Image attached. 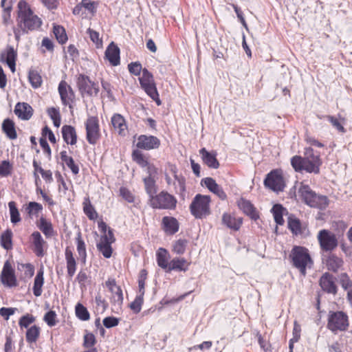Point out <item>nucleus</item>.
I'll list each match as a JSON object with an SVG mask.
<instances>
[{
    "mask_svg": "<svg viewBox=\"0 0 352 352\" xmlns=\"http://www.w3.org/2000/svg\"><path fill=\"white\" fill-rule=\"evenodd\" d=\"M16 26L13 28L15 40L19 42L21 35L38 30L42 25V20L36 15L24 1L18 4Z\"/></svg>",
    "mask_w": 352,
    "mask_h": 352,
    "instance_id": "1",
    "label": "nucleus"
},
{
    "mask_svg": "<svg viewBox=\"0 0 352 352\" xmlns=\"http://www.w3.org/2000/svg\"><path fill=\"white\" fill-rule=\"evenodd\" d=\"M105 57L113 66H117L120 63V49L111 42L105 51Z\"/></svg>",
    "mask_w": 352,
    "mask_h": 352,
    "instance_id": "21",
    "label": "nucleus"
},
{
    "mask_svg": "<svg viewBox=\"0 0 352 352\" xmlns=\"http://www.w3.org/2000/svg\"><path fill=\"white\" fill-rule=\"evenodd\" d=\"M14 111L19 118L23 120H28L33 114V109L26 102H18Z\"/></svg>",
    "mask_w": 352,
    "mask_h": 352,
    "instance_id": "20",
    "label": "nucleus"
},
{
    "mask_svg": "<svg viewBox=\"0 0 352 352\" xmlns=\"http://www.w3.org/2000/svg\"><path fill=\"white\" fill-rule=\"evenodd\" d=\"M100 241L105 243L109 242L111 244L115 241L113 230L110 228H108V232L104 233L101 236Z\"/></svg>",
    "mask_w": 352,
    "mask_h": 352,
    "instance_id": "64",
    "label": "nucleus"
},
{
    "mask_svg": "<svg viewBox=\"0 0 352 352\" xmlns=\"http://www.w3.org/2000/svg\"><path fill=\"white\" fill-rule=\"evenodd\" d=\"M187 244L188 241L186 239H179L173 244V250L177 254H183L186 251Z\"/></svg>",
    "mask_w": 352,
    "mask_h": 352,
    "instance_id": "49",
    "label": "nucleus"
},
{
    "mask_svg": "<svg viewBox=\"0 0 352 352\" xmlns=\"http://www.w3.org/2000/svg\"><path fill=\"white\" fill-rule=\"evenodd\" d=\"M77 87L83 97L85 95L89 96H96L99 92V86L97 83L91 81L89 76L85 74H80L77 78Z\"/></svg>",
    "mask_w": 352,
    "mask_h": 352,
    "instance_id": "10",
    "label": "nucleus"
},
{
    "mask_svg": "<svg viewBox=\"0 0 352 352\" xmlns=\"http://www.w3.org/2000/svg\"><path fill=\"white\" fill-rule=\"evenodd\" d=\"M265 187L274 192L283 191L285 184L280 169H275L270 172L264 180Z\"/></svg>",
    "mask_w": 352,
    "mask_h": 352,
    "instance_id": "9",
    "label": "nucleus"
},
{
    "mask_svg": "<svg viewBox=\"0 0 352 352\" xmlns=\"http://www.w3.org/2000/svg\"><path fill=\"white\" fill-rule=\"evenodd\" d=\"M201 185H204L211 192L216 195L220 199L224 201L227 195L223 188L212 177H206L201 180Z\"/></svg>",
    "mask_w": 352,
    "mask_h": 352,
    "instance_id": "15",
    "label": "nucleus"
},
{
    "mask_svg": "<svg viewBox=\"0 0 352 352\" xmlns=\"http://www.w3.org/2000/svg\"><path fill=\"white\" fill-rule=\"evenodd\" d=\"M8 206L10 209V221L12 223L16 224L21 221V219L20 217L19 212L16 206V204L14 201H10L8 203Z\"/></svg>",
    "mask_w": 352,
    "mask_h": 352,
    "instance_id": "47",
    "label": "nucleus"
},
{
    "mask_svg": "<svg viewBox=\"0 0 352 352\" xmlns=\"http://www.w3.org/2000/svg\"><path fill=\"white\" fill-rule=\"evenodd\" d=\"M210 197L208 195L197 194L190 205L191 214L196 219H202L210 214Z\"/></svg>",
    "mask_w": 352,
    "mask_h": 352,
    "instance_id": "6",
    "label": "nucleus"
},
{
    "mask_svg": "<svg viewBox=\"0 0 352 352\" xmlns=\"http://www.w3.org/2000/svg\"><path fill=\"white\" fill-rule=\"evenodd\" d=\"M77 241V251L78 255L80 256V261L82 263L85 264L86 258H87V252L85 248V244L84 241L81 238L80 232L78 234V236L76 238Z\"/></svg>",
    "mask_w": 352,
    "mask_h": 352,
    "instance_id": "40",
    "label": "nucleus"
},
{
    "mask_svg": "<svg viewBox=\"0 0 352 352\" xmlns=\"http://www.w3.org/2000/svg\"><path fill=\"white\" fill-rule=\"evenodd\" d=\"M129 72L134 76H140L142 72V64L139 61L131 62L128 65Z\"/></svg>",
    "mask_w": 352,
    "mask_h": 352,
    "instance_id": "53",
    "label": "nucleus"
},
{
    "mask_svg": "<svg viewBox=\"0 0 352 352\" xmlns=\"http://www.w3.org/2000/svg\"><path fill=\"white\" fill-rule=\"evenodd\" d=\"M63 138L67 144L74 145L77 142L76 129L71 125H64L61 129Z\"/></svg>",
    "mask_w": 352,
    "mask_h": 352,
    "instance_id": "26",
    "label": "nucleus"
},
{
    "mask_svg": "<svg viewBox=\"0 0 352 352\" xmlns=\"http://www.w3.org/2000/svg\"><path fill=\"white\" fill-rule=\"evenodd\" d=\"M83 210L90 220H95L98 217V213L88 199L83 203Z\"/></svg>",
    "mask_w": 352,
    "mask_h": 352,
    "instance_id": "46",
    "label": "nucleus"
},
{
    "mask_svg": "<svg viewBox=\"0 0 352 352\" xmlns=\"http://www.w3.org/2000/svg\"><path fill=\"white\" fill-rule=\"evenodd\" d=\"M242 223V218H235L229 213H224L222 216V223L234 231L240 229Z\"/></svg>",
    "mask_w": 352,
    "mask_h": 352,
    "instance_id": "25",
    "label": "nucleus"
},
{
    "mask_svg": "<svg viewBox=\"0 0 352 352\" xmlns=\"http://www.w3.org/2000/svg\"><path fill=\"white\" fill-rule=\"evenodd\" d=\"M199 153L205 164L209 168L217 169L219 166V163L217 159L215 152H209L205 148L199 150Z\"/></svg>",
    "mask_w": 352,
    "mask_h": 352,
    "instance_id": "22",
    "label": "nucleus"
},
{
    "mask_svg": "<svg viewBox=\"0 0 352 352\" xmlns=\"http://www.w3.org/2000/svg\"><path fill=\"white\" fill-rule=\"evenodd\" d=\"M29 82L34 89L38 88L42 84V78L36 70H30L28 74Z\"/></svg>",
    "mask_w": 352,
    "mask_h": 352,
    "instance_id": "42",
    "label": "nucleus"
},
{
    "mask_svg": "<svg viewBox=\"0 0 352 352\" xmlns=\"http://www.w3.org/2000/svg\"><path fill=\"white\" fill-rule=\"evenodd\" d=\"M16 310V308L12 307H1L0 309V315L8 320L10 316L13 315Z\"/></svg>",
    "mask_w": 352,
    "mask_h": 352,
    "instance_id": "63",
    "label": "nucleus"
},
{
    "mask_svg": "<svg viewBox=\"0 0 352 352\" xmlns=\"http://www.w3.org/2000/svg\"><path fill=\"white\" fill-rule=\"evenodd\" d=\"M56 312L54 311L50 310L45 314L43 320L48 326L54 327L56 324Z\"/></svg>",
    "mask_w": 352,
    "mask_h": 352,
    "instance_id": "55",
    "label": "nucleus"
},
{
    "mask_svg": "<svg viewBox=\"0 0 352 352\" xmlns=\"http://www.w3.org/2000/svg\"><path fill=\"white\" fill-rule=\"evenodd\" d=\"M132 157L133 161L138 164L142 167H146L148 162L144 158L141 151L135 150L132 153Z\"/></svg>",
    "mask_w": 352,
    "mask_h": 352,
    "instance_id": "51",
    "label": "nucleus"
},
{
    "mask_svg": "<svg viewBox=\"0 0 352 352\" xmlns=\"http://www.w3.org/2000/svg\"><path fill=\"white\" fill-rule=\"evenodd\" d=\"M342 258L337 256L336 254H330L326 260V265L329 270L337 272L343 265Z\"/></svg>",
    "mask_w": 352,
    "mask_h": 352,
    "instance_id": "32",
    "label": "nucleus"
},
{
    "mask_svg": "<svg viewBox=\"0 0 352 352\" xmlns=\"http://www.w3.org/2000/svg\"><path fill=\"white\" fill-rule=\"evenodd\" d=\"M144 183L146 192L148 195L149 199H151L157 192L155 180L153 177H146L144 178Z\"/></svg>",
    "mask_w": 352,
    "mask_h": 352,
    "instance_id": "38",
    "label": "nucleus"
},
{
    "mask_svg": "<svg viewBox=\"0 0 352 352\" xmlns=\"http://www.w3.org/2000/svg\"><path fill=\"white\" fill-rule=\"evenodd\" d=\"M349 326V317L342 311H330L328 314L327 327L333 333L346 331Z\"/></svg>",
    "mask_w": 352,
    "mask_h": 352,
    "instance_id": "5",
    "label": "nucleus"
},
{
    "mask_svg": "<svg viewBox=\"0 0 352 352\" xmlns=\"http://www.w3.org/2000/svg\"><path fill=\"white\" fill-rule=\"evenodd\" d=\"M111 124L115 130L118 131L120 135H123L127 129L125 119L119 114L115 113L111 118Z\"/></svg>",
    "mask_w": 352,
    "mask_h": 352,
    "instance_id": "30",
    "label": "nucleus"
},
{
    "mask_svg": "<svg viewBox=\"0 0 352 352\" xmlns=\"http://www.w3.org/2000/svg\"><path fill=\"white\" fill-rule=\"evenodd\" d=\"M111 244L109 242L100 241L97 243V248L100 252L102 253L104 257L109 258L112 255V248Z\"/></svg>",
    "mask_w": 352,
    "mask_h": 352,
    "instance_id": "45",
    "label": "nucleus"
},
{
    "mask_svg": "<svg viewBox=\"0 0 352 352\" xmlns=\"http://www.w3.org/2000/svg\"><path fill=\"white\" fill-rule=\"evenodd\" d=\"M298 192L306 204L320 210L325 209L329 203L327 196L316 194L308 185L302 184Z\"/></svg>",
    "mask_w": 352,
    "mask_h": 352,
    "instance_id": "3",
    "label": "nucleus"
},
{
    "mask_svg": "<svg viewBox=\"0 0 352 352\" xmlns=\"http://www.w3.org/2000/svg\"><path fill=\"white\" fill-rule=\"evenodd\" d=\"M25 210L30 217H32L33 216L37 217L38 213L43 210V206L41 204L37 202L30 201L28 204Z\"/></svg>",
    "mask_w": 352,
    "mask_h": 352,
    "instance_id": "43",
    "label": "nucleus"
},
{
    "mask_svg": "<svg viewBox=\"0 0 352 352\" xmlns=\"http://www.w3.org/2000/svg\"><path fill=\"white\" fill-rule=\"evenodd\" d=\"M289 258L292 259L294 267L298 269L303 276L306 274L308 265L313 263L309 250L302 246H294L292 249Z\"/></svg>",
    "mask_w": 352,
    "mask_h": 352,
    "instance_id": "4",
    "label": "nucleus"
},
{
    "mask_svg": "<svg viewBox=\"0 0 352 352\" xmlns=\"http://www.w3.org/2000/svg\"><path fill=\"white\" fill-rule=\"evenodd\" d=\"M43 274L44 270L43 267L41 266L37 272L36 276L34 278V285L32 288L33 294L36 297L41 296L42 294V287L44 284Z\"/></svg>",
    "mask_w": 352,
    "mask_h": 352,
    "instance_id": "28",
    "label": "nucleus"
},
{
    "mask_svg": "<svg viewBox=\"0 0 352 352\" xmlns=\"http://www.w3.org/2000/svg\"><path fill=\"white\" fill-rule=\"evenodd\" d=\"M96 342L95 336L91 333H87L84 336L83 346L85 348H89L93 346Z\"/></svg>",
    "mask_w": 352,
    "mask_h": 352,
    "instance_id": "61",
    "label": "nucleus"
},
{
    "mask_svg": "<svg viewBox=\"0 0 352 352\" xmlns=\"http://www.w3.org/2000/svg\"><path fill=\"white\" fill-rule=\"evenodd\" d=\"M288 228L294 235H305L309 232L306 225H302L296 218L289 217Z\"/></svg>",
    "mask_w": 352,
    "mask_h": 352,
    "instance_id": "23",
    "label": "nucleus"
},
{
    "mask_svg": "<svg viewBox=\"0 0 352 352\" xmlns=\"http://www.w3.org/2000/svg\"><path fill=\"white\" fill-rule=\"evenodd\" d=\"M12 165L8 161L4 160L0 164V176L6 177L11 174Z\"/></svg>",
    "mask_w": 352,
    "mask_h": 352,
    "instance_id": "56",
    "label": "nucleus"
},
{
    "mask_svg": "<svg viewBox=\"0 0 352 352\" xmlns=\"http://www.w3.org/2000/svg\"><path fill=\"white\" fill-rule=\"evenodd\" d=\"M141 87L156 102L157 106L162 104L159 94L154 81L153 74L146 69L142 70V75L139 78Z\"/></svg>",
    "mask_w": 352,
    "mask_h": 352,
    "instance_id": "7",
    "label": "nucleus"
},
{
    "mask_svg": "<svg viewBox=\"0 0 352 352\" xmlns=\"http://www.w3.org/2000/svg\"><path fill=\"white\" fill-rule=\"evenodd\" d=\"M1 281L3 285L13 287L17 285V280L14 274V271L9 261L4 263L3 270L1 273Z\"/></svg>",
    "mask_w": 352,
    "mask_h": 352,
    "instance_id": "13",
    "label": "nucleus"
},
{
    "mask_svg": "<svg viewBox=\"0 0 352 352\" xmlns=\"http://www.w3.org/2000/svg\"><path fill=\"white\" fill-rule=\"evenodd\" d=\"M65 260L67 263V275L69 278H72L75 274L77 264L73 253L69 248H67L65 250Z\"/></svg>",
    "mask_w": 352,
    "mask_h": 352,
    "instance_id": "29",
    "label": "nucleus"
},
{
    "mask_svg": "<svg viewBox=\"0 0 352 352\" xmlns=\"http://www.w3.org/2000/svg\"><path fill=\"white\" fill-rule=\"evenodd\" d=\"M103 325L107 328L116 327L119 324V319L113 316H108L103 319Z\"/></svg>",
    "mask_w": 352,
    "mask_h": 352,
    "instance_id": "57",
    "label": "nucleus"
},
{
    "mask_svg": "<svg viewBox=\"0 0 352 352\" xmlns=\"http://www.w3.org/2000/svg\"><path fill=\"white\" fill-rule=\"evenodd\" d=\"M150 206L153 208L172 210L176 207V199L166 191L155 194L149 199Z\"/></svg>",
    "mask_w": 352,
    "mask_h": 352,
    "instance_id": "8",
    "label": "nucleus"
},
{
    "mask_svg": "<svg viewBox=\"0 0 352 352\" xmlns=\"http://www.w3.org/2000/svg\"><path fill=\"white\" fill-rule=\"evenodd\" d=\"M54 34L59 43L64 44L68 38L63 27L60 25H54L53 28Z\"/></svg>",
    "mask_w": 352,
    "mask_h": 352,
    "instance_id": "44",
    "label": "nucleus"
},
{
    "mask_svg": "<svg viewBox=\"0 0 352 352\" xmlns=\"http://www.w3.org/2000/svg\"><path fill=\"white\" fill-rule=\"evenodd\" d=\"M31 236L33 239L35 254L38 257H42L44 255L43 245L45 243V241L38 231L34 232Z\"/></svg>",
    "mask_w": 352,
    "mask_h": 352,
    "instance_id": "27",
    "label": "nucleus"
},
{
    "mask_svg": "<svg viewBox=\"0 0 352 352\" xmlns=\"http://www.w3.org/2000/svg\"><path fill=\"white\" fill-rule=\"evenodd\" d=\"M75 312L76 317L80 320L87 321L90 318V314L87 309L80 302L76 305Z\"/></svg>",
    "mask_w": 352,
    "mask_h": 352,
    "instance_id": "41",
    "label": "nucleus"
},
{
    "mask_svg": "<svg viewBox=\"0 0 352 352\" xmlns=\"http://www.w3.org/2000/svg\"><path fill=\"white\" fill-rule=\"evenodd\" d=\"M61 160L67 165L71 170L74 175H77L79 173V167L75 164L74 159L68 156L66 151H63L60 153Z\"/></svg>",
    "mask_w": 352,
    "mask_h": 352,
    "instance_id": "34",
    "label": "nucleus"
},
{
    "mask_svg": "<svg viewBox=\"0 0 352 352\" xmlns=\"http://www.w3.org/2000/svg\"><path fill=\"white\" fill-rule=\"evenodd\" d=\"M12 232L8 230L4 232L1 236V245L7 250L12 248Z\"/></svg>",
    "mask_w": 352,
    "mask_h": 352,
    "instance_id": "48",
    "label": "nucleus"
},
{
    "mask_svg": "<svg viewBox=\"0 0 352 352\" xmlns=\"http://www.w3.org/2000/svg\"><path fill=\"white\" fill-rule=\"evenodd\" d=\"M162 226L166 234L173 235L178 232L179 224L175 217L166 216L162 218Z\"/></svg>",
    "mask_w": 352,
    "mask_h": 352,
    "instance_id": "19",
    "label": "nucleus"
},
{
    "mask_svg": "<svg viewBox=\"0 0 352 352\" xmlns=\"http://www.w3.org/2000/svg\"><path fill=\"white\" fill-rule=\"evenodd\" d=\"M322 161L320 155L311 147L305 149V157L294 155L291 159V165L296 172L306 171L318 174Z\"/></svg>",
    "mask_w": 352,
    "mask_h": 352,
    "instance_id": "2",
    "label": "nucleus"
},
{
    "mask_svg": "<svg viewBox=\"0 0 352 352\" xmlns=\"http://www.w3.org/2000/svg\"><path fill=\"white\" fill-rule=\"evenodd\" d=\"M40 327L36 325H33L28 328L25 334L27 342L30 344L35 343L40 336Z\"/></svg>",
    "mask_w": 352,
    "mask_h": 352,
    "instance_id": "35",
    "label": "nucleus"
},
{
    "mask_svg": "<svg viewBox=\"0 0 352 352\" xmlns=\"http://www.w3.org/2000/svg\"><path fill=\"white\" fill-rule=\"evenodd\" d=\"M36 318L31 314H27L21 316L19 321V325L22 329L23 328L28 329L29 326L34 322Z\"/></svg>",
    "mask_w": 352,
    "mask_h": 352,
    "instance_id": "50",
    "label": "nucleus"
},
{
    "mask_svg": "<svg viewBox=\"0 0 352 352\" xmlns=\"http://www.w3.org/2000/svg\"><path fill=\"white\" fill-rule=\"evenodd\" d=\"M38 227L47 237H50L53 235L54 230L52 223L48 221L43 217H41Z\"/></svg>",
    "mask_w": 352,
    "mask_h": 352,
    "instance_id": "37",
    "label": "nucleus"
},
{
    "mask_svg": "<svg viewBox=\"0 0 352 352\" xmlns=\"http://www.w3.org/2000/svg\"><path fill=\"white\" fill-rule=\"evenodd\" d=\"M160 146V140L153 135H140L138 138L136 146L138 148L149 151L158 148Z\"/></svg>",
    "mask_w": 352,
    "mask_h": 352,
    "instance_id": "14",
    "label": "nucleus"
},
{
    "mask_svg": "<svg viewBox=\"0 0 352 352\" xmlns=\"http://www.w3.org/2000/svg\"><path fill=\"white\" fill-rule=\"evenodd\" d=\"M340 281L342 288L345 290L352 287V282L346 273H342L340 274Z\"/></svg>",
    "mask_w": 352,
    "mask_h": 352,
    "instance_id": "60",
    "label": "nucleus"
},
{
    "mask_svg": "<svg viewBox=\"0 0 352 352\" xmlns=\"http://www.w3.org/2000/svg\"><path fill=\"white\" fill-rule=\"evenodd\" d=\"M168 253L166 249L160 248L157 252V265L164 270H168L169 263L168 262Z\"/></svg>",
    "mask_w": 352,
    "mask_h": 352,
    "instance_id": "36",
    "label": "nucleus"
},
{
    "mask_svg": "<svg viewBox=\"0 0 352 352\" xmlns=\"http://www.w3.org/2000/svg\"><path fill=\"white\" fill-rule=\"evenodd\" d=\"M16 51L12 46H8L6 50L5 61L12 72L16 69Z\"/></svg>",
    "mask_w": 352,
    "mask_h": 352,
    "instance_id": "33",
    "label": "nucleus"
},
{
    "mask_svg": "<svg viewBox=\"0 0 352 352\" xmlns=\"http://www.w3.org/2000/svg\"><path fill=\"white\" fill-rule=\"evenodd\" d=\"M143 302L144 297L137 296L135 300L130 304L129 307L135 314H138L141 311Z\"/></svg>",
    "mask_w": 352,
    "mask_h": 352,
    "instance_id": "52",
    "label": "nucleus"
},
{
    "mask_svg": "<svg viewBox=\"0 0 352 352\" xmlns=\"http://www.w3.org/2000/svg\"><path fill=\"white\" fill-rule=\"evenodd\" d=\"M320 285L322 290L328 294H336L337 287L333 280V276L328 272H325L320 278Z\"/></svg>",
    "mask_w": 352,
    "mask_h": 352,
    "instance_id": "18",
    "label": "nucleus"
},
{
    "mask_svg": "<svg viewBox=\"0 0 352 352\" xmlns=\"http://www.w3.org/2000/svg\"><path fill=\"white\" fill-rule=\"evenodd\" d=\"M87 33L89 34L90 39L96 45L97 47L102 45V41L99 37V33L91 28L87 30Z\"/></svg>",
    "mask_w": 352,
    "mask_h": 352,
    "instance_id": "59",
    "label": "nucleus"
},
{
    "mask_svg": "<svg viewBox=\"0 0 352 352\" xmlns=\"http://www.w3.org/2000/svg\"><path fill=\"white\" fill-rule=\"evenodd\" d=\"M19 270L24 271L26 277L31 278L34 274V267L31 263L20 264L18 266Z\"/></svg>",
    "mask_w": 352,
    "mask_h": 352,
    "instance_id": "54",
    "label": "nucleus"
},
{
    "mask_svg": "<svg viewBox=\"0 0 352 352\" xmlns=\"http://www.w3.org/2000/svg\"><path fill=\"white\" fill-rule=\"evenodd\" d=\"M327 120L339 132L342 133H346V129L336 118L332 116H328Z\"/></svg>",
    "mask_w": 352,
    "mask_h": 352,
    "instance_id": "58",
    "label": "nucleus"
},
{
    "mask_svg": "<svg viewBox=\"0 0 352 352\" xmlns=\"http://www.w3.org/2000/svg\"><path fill=\"white\" fill-rule=\"evenodd\" d=\"M236 204L239 209L252 219L256 221L259 218V215L256 208L249 200H247L243 197H241L237 200Z\"/></svg>",
    "mask_w": 352,
    "mask_h": 352,
    "instance_id": "16",
    "label": "nucleus"
},
{
    "mask_svg": "<svg viewBox=\"0 0 352 352\" xmlns=\"http://www.w3.org/2000/svg\"><path fill=\"white\" fill-rule=\"evenodd\" d=\"M190 263L183 257H176L169 262V266L166 272L179 271L186 272L188 270Z\"/></svg>",
    "mask_w": 352,
    "mask_h": 352,
    "instance_id": "24",
    "label": "nucleus"
},
{
    "mask_svg": "<svg viewBox=\"0 0 352 352\" xmlns=\"http://www.w3.org/2000/svg\"><path fill=\"white\" fill-rule=\"evenodd\" d=\"M286 210L285 208L280 204H275L272 208V212L273 213L275 222L278 225H283L284 223V219L283 217V212Z\"/></svg>",
    "mask_w": 352,
    "mask_h": 352,
    "instance_id": "39",
    "label": "nucleus"
},
{
    "mask_svg": "<svg viewBox=\"0 0 352 352\" xmlns=\"http://www.w3.org/2000/svg\"><path fill=\"white\" fill-rule=\"evenodd\" d=\"M86 139L90 144H96L100 137L99 120L96 116L88 117L85 122Z\"/></svg>",
    "mask_w": 352,
    "mask_h": 352,
    "instance_id": "11",
    "label": "nucleus"
},
{
    "mask_svg": "<svg viewBox=\"0 0 352 352\" xmlns=\"http://www.w3.org/2000/svg\"><path fill=\"white\" fill-rule=\"evenodd\" d=\"M318 240L321 250L324 252H331L338 245L336 235L328 230H320L318 234Z\"/></svg>",
    "mask_w": 352,
    "mask_h": 352,
    "instance_id": "12",
    "label": "nucleus"
},
{
    "mask_svg": "<svg viewBox=\"0 0 352 352\" xmlns=\"http://www.w3.org/2000/svg\"><path fill=\"white\" fill-rule=\"evenodd\" d=\"M58 93L60 96L62 103L67 105L74 99L75 94L72 88L67 85L65 80H61L58 85Z\"/></svg>",
    "mask_w": 352,
    "mask_h": 352,
    "instance_id": "17",
    "label": "nucleus"
},
{
    "mask_svg": "<svg viewBox=\"0 0 352 352\" xmlns=\"http://www.w3.org/2000/svg\"><path fill=\"white\" fill-rule=\"evenodd\" d=\"M116 289L113 290V300L115 302H117L119 305L122 304L123 302V294L122 291L120 286L116 287Z\"/></svg>",
    "mask_w": 352,
    "mask_h": 352,
    "instance_id": "62",
    "label": "nucleus"
},
{
    "mask_svg": "<svg viewBox=\"0 0 352 352\" xmlns=\"http://www.w3.org/2000/svg\"><path fill=\"white\" fill-rule=\"evenodd\" d=\"M2 131L10 140H15L17 138L14 122L9 118L3 120L2 123Z\"/></svg>",
    "mask_w": 352,
    "mask_h": 352,
    "instance_id": "31",
    "label": "nucleus"
}]
</instances>
